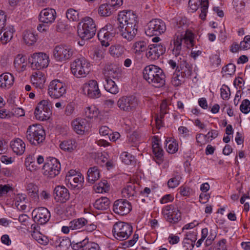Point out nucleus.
Instances as JSON below:
<instances>
[{"label":"nucleus","mask_w":250,"mask_h":250,"mask_svg":"<svg viewBox=\"0 0 250 250\" xmlns=\"http://www.w3.org/2000/svg\"><path fill=\"white\" fill-rule=\"evenodd\" d=\"M91 57L95 61L98 62L104 58V52L102 50L96 49L93 51Z\"/></svg>","instance_id":"obj_60"},{"label":"nucleus","mask_w":250,"mask_h":250,"mask_svg":"<svg viewBox=\"0 0 250 250\" xmlns=\"http://www.w3.org/2000/svg\"><path fill=\"white\" fill-rule=\"evenodd\" d=\"M240 50H248L250 48V36L245 37L243 41L240 42Z\"/></svg>","instance_id":"obj_62"},{"label":"nucleus","mask_w":250,"mask_h":250,"mask_svg":"<svg viewBox=\"0 0 250 250\" xmlns=\"http://www.w3.org/2000/svg\"><path fill=\"white\" fill-rule=\"evenodd\" d=\"M55 199L57 202L65 203L70 198L68 190L64 186H57L54 190Z\"/></svg>","instance_id":"obj_23"},{"label":"nucleus","mask_w":250,"mask_h":250,"mask_svg":"<svg viewBox=\"0 0 250 250\" xmlns=\"http://www.w3.org/2000/svg\"><path fill=\"white\" fill-rule=\"evenodd\" d=\"M66 93L65 84L58 80L52 81L48 87V94L52 98L58 99L62 97Z\"/></svg>","instance_id":"obj_12"},{"label":"nucleus","mask_w":250,"mask_h":250,"mask_svg":"<svg viewBox=\"0 0 250 250\" xmlns=\"http://www.w3.org/2000/svg\"><path fill=\"white\" fill-rule=\"evenodd\" d=\"M85 244L84 246L83 250H99V245L94 242H89L87 239H84Z\"/></svg>","instance_id":"obj_61"},{"label":"nucleus","mask_w":250,"mask_h":250,"mask_svg":"<svg viewBox=\"0 0 250 250\" xmlns=\"http://www.w3.org/2000/svg\"><path fill=\"white\" fill-rule=\"evenodd\" d=\"M96 32V27L93 20L89 17L83 18L79 23L78 34L83 40L92 38Z\"/></svg>","instance_id":"obj_2"},{"label":"nucleus","mask_w":250,"mask_h":250,"mask_svg":"<svg viewBox=\"0 0 250 250\" xmlns=\"http://www.w3.org/2000/svg\"><path fill=\"white\" fill-rule=\"evenodd\" d=\"M43 169L44 175L54 178L59 174L61 164L56 158L49 157L46 159Z\"/></svg>","instance_id":"obj_8"},{"label":"nucleus","mask_w":250,"mask_h":250,"mask_svg":"<svg viewBox=\"0 0 250 250\" xmlns=\"http://www.w3.org/2000/svg\"><path fill=\"white\" fill-rule=\"evenodd\" d=\"M90 63L84 58L76 59L71 64L72 73L77 78H84L90 71Z\"/></svg>","instance_id":"obj_4"},{"label":"nucleus","mask_w":250,"mask_h":250,"mask_svg":"<svg viewBox=\"0 0 250 250\" xmlns=\"http://www.w3.org/2000/svg\"><path fill=\"white\" fill-rule=\"evenodd\" d=\"M100 171L97 167H93L88 169L87 171V180L89 183H94L100 178Z\"/></svg>","instance_id":"obj_37"},{"label":"nucleus","mask_w":250,"mask_h":250,"mask_svg":"<svg viewBox=\"0 0 250 250\" xmlns=\"http://www.w3.org/2000/svg\"><path fill=\"white\" fill-rule=\"evenodd\" d=\"M166 30L165 23L161 19H153L150 21L145 30L148 36L159 35L164 33Z\"/></svg>","instance_id":"obj_10"},{"label":"nucleus","mask_w":250,"mask_h":250,"mask_svg":"<svg viewBox=\"0 0 250 250\" xmlns=\"http://www.w3.org/2000/svg\"><path fill=\"white\" fill-rule=\"evenodd\" d=\"M112 232L115 238L123 241L127 239L131 234L132 227L128 223L118 222L114 225Z\"/></svg>","instance_id":"obj_5"},{"label":"nucleus","mask_w":250,"mask_h":250,"mask_svg":"<svg viewBox=\"0 0 250 250\" xmlns=\"http://www.w3.org/2000/svg\"><path fill=\"white\" fill-rule=\"evenodd\" d=\"M185 77L180 72L174 73L172 78L171 83L174 86H178L184 82Z\"/></svg>","instance_id":"obj_49"},{"label":"nucleus","mask_w":250,"mask_h":250,"mask_svg":"<svg viewBox=\"0 0 250 250\" xmlns=\"http://www.w3.org/2000/svg\"><path fill=\"white\" fill-rule=\"evenodd\" d=\"M220 91L221 98L224 100L229 99L230 95L229 88L227 85L223 84Z\"/></svg>","instance_id":"obj_59"},{"label":"nucleus","mask_w":250,"mask_h":250,"mask_svg":"<svg viewBox=\"0 0 250 250\" xmlns=\"http://www.w3.org/2000/svg\"><path fill=\"white\" fill-rule=\"evenodd\" d=\"M98 111L94 106H88L85 108V116L89 119L93 118L97 116Z\"/></svg>","instance_id":"obj_51"},{"label":"nucleus","mask_w":250,"mask_h":250,"mask_svg":"<svg viewBox=\"0 0 250 250\" xmlns=\"http://www.w3.org/2000/svg\"><path fill=\"white\" fill-rule=\"evenodd\" d=\"M185 43L187 45V48L192 47L194 45V39L192 37V34L191 33H186L183 36V44Z\"/></svg>","instance_id":"obj_57"},{"label":"nucleus","mask_w":250,"mask_h":250,"mask_svg":"<svg viewBox=\"0 0 250 250\" xmlns=\"http://www.w3.org/2000/svg\"><path fill=\"white\" fill-rule=\"evenodd\" d=\"M118 21L119 25L126 26H138V17L131 10L123 11L119 12L118 14Z\"/></svg>","instance_id":"obj_11"},{"label":"nucleus","mask_w":250,"mask_h":250,"mask_svg":"<svg viewBox=\"0 0 250 250\" xmlns=\"http://www.w3.org/2000/svg\"><path fill=\"white\" fill-rule=\"evenodd\" d=\"M147 43L143 41L135 42L133 46L134 51L135 53H140L146 50Z\"/></svg>","instance_id":"obj_45"},{"label":"nucleus","mask_w":250,"mask_h":250,"mask_svg":"<svg viewBox=\"0 0 250 250\" xmlns=\"http://www.w3.org/2000/svg\"><path fill=\"white\" fill-rule=\"evenodd\" d=\"M105 89L113 94H116L119 92V88L115 82L108 78L105 79V83L104 84Z\"/></svg>","instance_id":"obj_40"},{"label":"nucleus","mask_w":250,"mask_h":250,"mask_svg":"<svg viewBox=\"0 0 250 250\" xmlns=\"http://www.w3.org/2000/svg\"><path fill=\"white\" fill-rule=\"evenodd\" d=\"M138 104L137 99L133 95L122 96L119 99L117 103L119 108L125 112L134 111Z\"/></svg>","instance_id":"obj_7"},{"label":"nucleus","mask_w":250,"mask_h":250,"mask_svg":"<svg viewBox=\"0 0 250 250\" xmlns=\"http://www.w3.org/2000/svg\"><path fill=\"white\" fill-rule=\"evenodd\" d=\"M196 239H192L188 237H186L183 241L184 248L186 250H192L194 248Z\"/></svg>","instance_id":"obj_56"},{"label":"nucleus","mask_w":250,"mask_h":250,"mask_svg":"<svg viewBox=\"0 0 250 250\" xmlns=\"http://www.w3.org/2000/svg\"><path fill=\"white\" fill-rule=\"evenodd\" d=\"M226 242V240L223 239L218 242L217 247H211L209 250H227Z\"/></svg>","instance_id":"obj_64"},{"label":"nucleus","mask_w":250,"mask_h":250,"mask_svg":"<svg viewBox=\"0 0 250 250\" xmlns=\"http://www.w3.org/2000/svg\"><path fill=\"white\" fill-rule=\"evenodd\" d=\"M241 111L244 114H248L250 111V101L248 99L243 100L240 106Z\"/></svg>","instance_id":"obj_58"},{"label":"nucleus","mask_w":250,"mask_h":250,"mask_svg":"<svg viewBox=\"0 0 250 250\" xmlns=\"http://www.w3.org/2000/svg\"><path fill=\"white\" fill-rule=\"evenodd\" d=\"M76 142L73 140L64 141L60 144V148L64 151H72L76 148Z\"/></svg>","instance_id":"obj_42"},{"label":"nucleus","mask_w":250,"mask_h":250,"mask_svg":"<svg viewBox=\"0 0 250 250\" xmlns=\"http://www.w3.org/2000/svg\"><path fill=\"white\" fill-rule=\"evenodd\" d=\"M84 181V178L81 174L74 176H66L65 182L66 184H69L72 188H79V185L82 186Z\"/></svg>","instance_id":"obj_32"},{"label":"nucleus","mask_w":250,"mask_h":250,"mask_svg":"<svg viewBox=\"0 0 250 250\" xmlns=\"http://www.w3.org/2000/svg\"><path fill=\"white\" fill-rule=\"evenodd\" d=\"M55 244L60 249L59 250H66L69 247L70 242L68 239L58 238L55 241Z\"/></svg>","instance_id":"obj_44"},{"label":"nucleus","mask_w":250,"mask_h":250,"mask_svg":"<svg viewBox=\"0 0 250 250\" xmlns=\"http://www.w3.org/2000/svg\"><path fill=\"white\" fill-rule=\"evenodd\" d=\"M26 200L25 195L22 194H19L16 197L15 205L17 208L20 210H24L26 208L25 205H20V203H25Z\"/></svg>","instance_id":"obj_46"},{"label":"nucleus","mask_w":250,"mask_h":250,"mask_svg":"<svg viewBox=\"0 0 250 250\" xmlns=\"http://www.w3.org/2000/svg\"><path fill=\"white\" fill-rule=\"evenodd\" d=\"M10 146L13 152L19 155H22L25 149L24 142L20 139L17 138L10 143Z\"/></svg>","instance_id":"obj_28"},{"label":"nucleus","mask_w":250,"mask_h":250,"mask_svg":"<svg viewBox=\"0 0 250 250\" xmlns=\"http://www.w3.org/2000/svg\"><path fill=\"white\" fill-rule=\"evenodd\" d=\"M180 60L177 66L178 72L187 78L189 77L192 73V67L185 59Z\"/></svg>","instance_id":"obj_26"},{"label":"nucleus","mask_w":250,"mask_h":250,"mask_svg":"<svg viewBox=\"0 0 250 250\" xmlns=\"http://www.w3.org/2000/svg\"><path fill=\"white\" fill-rule=\"evenodd\" d=\"M14 83V77L10 73H4L0 75V86L4 88H10Z\"/></svg>","instance_id":"obj_30"},{"label":"nucleus","mask_w":250,"mask_h":250,"mask_svg":"<svg viewBox=\"0 0 250 250\" xmlns=\"http://www.w3.org/2000/svg\"><path fill=\"white\" fill-rule=\"evenodd\" d=\"M28 195L34 202H38L39 200V188L35 184L30 183L27 185L26 187Z\"/></svg>","instance_id":"obj_34"},{"label":"nucleus","mask_w":250,"mask_h":250,"mask_svg":"<svg viewBox=\"0 0 250 250\" xmlns=\"http://www.w3.org/2000/svg\"><path fill=\"white\" fill-rule=\"evenodd\" d=\"M110 201L107 197H102L96 200L94 207L98 210H105L109 208Z\"/></svg>","instance_id":"obj_35"},{"label":"nucleus","mask_w":250,"mask_h":250,"mask_svg":"<svg viewBox=\"0 0 250 250\" xmlns=\"http://www.w3.org/2000/svg\"><path fill=\"white\" fill-rule=\"evenodd\" d=\"M159 141L158 137L154 136L152 141V147L154 160L158 165H160L163 161L164 151L160 146Z\"/></svg>","instance_id":"obj_21"},{"label":"nucleus","mask_w":250,"mask_h":250,"mask_svg":"<svg viewBox=\"0 0 250 250\" xmlns=\"http://www.w3.org/2000/svg\"><path fill=\"white\" fill-rule=\"evenodd\" d=\"M200 2L201 13L199 17L202 20H205L208 12V0H199Z\"/></svg>","instance_id":"obj_47"},{"label":"nucleus","mask_w":250,"mask_h":250,"mask_svg":"<svg viewBox=\"0 0 250 250\" xmlns=\"http://www.w3.org/2000/svg\"><path fill=\"white\" fill-rule=\"evenodd\" d=\"M73 50L66 45H58L53 49L54 59L58 62H65L69 60L73 54Z\"/></svg>","instance_id":"obj_9"},{"label":"nucleus","mask_w":250,"mask_h":250,"mask_svg":"<svg viewBox=\"0 0 250 250\" xmlns=\"http://www.w3.org/2000/svg\"><path fill=\"white\" fill-rule=\"evenodd\" d=\"M115 10L112 6L107 2L102 4L99 6L98 13L102 17H108L113 13Z\"/></svg>","instance_id":"obj_36"},{"label":"nucleus","mask_w":250,"mask_h":250,"mask_svg":"<svg viewBox=\"0 0 250 250\" xmlns=\"http://www.w3.org/2000/svg\"><path fill=\"white\" fill-rule=\"evenodd\" d=\"M83 93L89 98L96 99L101 95L98 84L95 80H90L82 86Z\"/></svg>","instance_id":"obj_13"},{"label":"nucleus","mask_w":250,"mask_h":250,"mask_svg":"<svg viewBox=\"0 0 250 250\" xmlns=\"http://www.w3.org/2000/svg\"><path fill=\"white\" fill-rule=\"evenodd\" d=\"M26 137L30 144L37 146L44 140L45 134L41 125L34 124L28 127Z\"/></svg>","instance_id":"obj_3"},{"label":"nucleus","mask_w":250,"mask_h":250,"mask_svg":"<svg viewBox=\"0 0 250 250\" xmlns=\"http://www.w3.org/2000/svg\"><path fill=\"white\" fill-rule=\"evenodd\" d=\"M32 216L35 222L40 225L46 224L50 218V213L45 208L40 207L34 209L32 212Z\"/></svg>","instance_id":"obj_16"},{"label":"nucleus","mask_w":250,"mask_h":250,"mask_svg":"<svg viewBox=\"0 0 250 250\" xmlns=\"http://www.w3.org/2000/svg\"><path fill=\"white\" fill-rule=\"evenodd\" d=\"M121 69L119 65L116 63H107L103 69V74L106 76L113 78L121 74Z\"/></svg>","instance_id":"obj_24"},{"label":"nucleus","mask_w":250,"mask_h":250,"mask_svg":"<svg viewBox=\"0 0 250 250\" xmlns=\"http://www.w3.org/2000/svg\"><path fill=\"white\" fill-rule=\"evenodd\" d=\"M166 147L167 148V151L169 153H174L178 150V144L177 143L172 141V140L169 139L168 141L166 140Z\"/></svg>","instance_id":"obj_54"},{"label":"nucleus","mask_w":250,"mask_h":250,"mask_svg":"<svg viewBox=\"0 0 250 250\" xmlns=\"http://www.w3.org/2000/svg\"><path fill=\"white\" fill-rule=\"evenodd\" d=\"M66 17L70 21H77L79 20V13L76 10L70 8L66 12Z\"/></svg>","instance_id":"obj_52"},{"label":"nucleus","mask_w":250,"mask_h":250,"mask_svg":"<svg viewBox=\"0 0 250 250\" xmlns=\"http://www.w3.org/2000/svg\"><path fill=\"white\" fill-rule=\"evenodd\" d=\"M26 58L21 54L17 55L14 61V67L18 72L25 70L27 66Z\"/></svg>","instance_id":"obj_29"},{"label":"nucleus","mask_w":250,"mask_h":250,"mask_svg":"<svg viewBox=\"0 0 250 250\" xmlns=\"http://www.w3.org/2000/svg\"><path fill=\"white\" fill-rule=\"evenodd\" d=\"M31 81L33 85L37 90H41L44 87L45 77L42 72L38 71L32 75Z\"/></svg>","instance_id":"obj_25"},{"label":"nucleus","mask_w":250,"mask_h":250,"mask_svg":"<svg viewBox=\"0 0 250 250\" xmlns=\"http://www.w3.org/2000/svg\"><path fill=\"white\" fill-rule=\"evenodd\" d=\"M51 114V111H43L38 112H34L36 118L40 121H45L48 119Z\"/></svg>","instance_id":"obj_53"},{"label":"nucleus","mask_w":250,"mask_h":250,"mask_svg":"<svg viewBox=\"0 0 250 250\" xmlns=\"http://www.w3.org/2000/svg\"><path fill=\"white\" fill-rule=\"evenodd\" d=\"M71 124L74 131L78 134H83L89 128V123L84 119L77 118L72 122Z\"/></svg>","instance_id":"obj_22"},{"label":"nucleus","mask_w":250,"mask_h":250,"mask_svg":"<svg viewBox=\"0 0 250 250\" xmlns=\"http://www.w3.org/2000/svg\"><path fill=\"white\" fill-rule=\"evenodd\" d=\"M160 118L158 116L156 118V122L157 124H159L161 122V120L164 117L165 114L168 113L169 108L167 102L166 100L162 101L160 106Z\"/></svg>","instance_id":"obj_41"},{"label":"nucleus","mask_w":250,"mask_h":250,"mask_svg":"<svg viewBox=\"0 0 250 250\" xmlns=\"http://www.w3.org/2000/svg\"><path fill=\"white\" fill-rule=\"evenodd\" d=\"M143 77L153 87L160 88L165 84V75L163 70L155 65L146 66L143 70Z\"/></svg>","instance_id":"obj_1"},{"label":"nucleus","mask_w":250,"mask_h":250,"mask_svg":"<svg viewBox=\"0 0 250 250\" xmlns=\"http://www.w3.org/2000/svg\"><path fill=\"white\" fill-rule=\"evenodd\" d=\"M125 51V47L120 44L111 45L109 48V53L114 58H119L122 56Z\"/></svg>","instance_id":"obj_39"},{"label":"nucleus","mask_w":250,"mask_h":250,"mask_svg":"<svg viewBox=\"0 0 250 250\" xmlns=\"http://www.w3.org/2000/svg\"><path fill=\"white\" fill-rule=\"evenodd\" d=\"M39 17L40 22L47 24H51L56 19V12L53 9L45 8L41 11Z\"/></svg>","instance_id":"obj_19"},{"label":"nucleus","mask_w":250,"mask_h":250,"mask_svg":"<svg viewBox=\"0 0 250 250\" xmlns=\"http://www.w3.org/2000/svg\"><path fill=\"white\" fill-rule=\"evenodd\" d=\"M94 190L97 193L107 192L109 190V186L106 180H103L94 187Z\"/></svg>","instance_id":"obj_43"},{"label":"nucleus","mask_w":250,"mask_h":250,"mask_svg":"<svg viewBox=\"0 0 250 250\" xmlns=\"http://www.w3.org/2000/svg\"><path fill=\"white\" fill-rule=\"evenodd\" d=\"M4 31V33L0 37V41L2 43L6 44L12 38L13 34V31L10 29H3L2 31Z\"/></svg>","instance_id":"obj_48"},{"label":"nucleus","mask_w":250,"mask_h":250,"mask_svg":"<svg viewBox=\"0 0 250 250\" xmlns=\"http://www.w3.org/2000/svg\"><path fill=\"white\" fill-rule=\"evenodd\" d=\"M162 213L169 223H176L181 219V212L179 209L173 205L165 206L162 210Z\"/></svg>","instance_id":"obj_15"},{"label":"nucleus","mask_w":250,"mask_h":250,"mask_svg":"<svg viewBox=\"0 0 250 250\" xmlns=\"http://www.w3.org/2000/svg\"><path fill=\"white\" fill-rule=\"evenodd\" d=\"M116 34V31L111 24H107L101 29L98 33V37L101 41L102 45L107 46L109 45V42L111 41Z\"/></svg>","instance_id":"obj_14"},{"label":"nucleus","mask_w":250,"mask_h":250,"mask_svg":"<svg viewBox=\"0 0 250 250\" xmlns=\"http://www.w3.org/2000/svg\"><path fill=\"white\" fill-rule=\"evenodd\" d=\"M88 223V221L84 218L75 219L69 222L70 229L77 230L81 229Z\"/></svg>","instance_id":"obj_38"},{"label":"nucleus","mask_w":250,"mask_h":250,"mask_svg":"<svg viewBox=\"0 0 250 250\" xmlns=\"http://www.w3.org/2000/svg\"><path fill=\"white\" fill-rule=\"evenodd\" d=\"M173 48L172 49V54L177 57L180 55L183 49V35H176L173 39Z\"/></svg>","instance_id":"obj_27"},{"label":"nucleus","mask_w":250,"mask_h":250,"mask_svg":"<svg viewBox=\"0 0 250 250\" xmlns=\"http://www.w3.org/2000/svg\"><path fill=\"white\" fill-rule=\"evenodd\" d=\"M123 197L128 198L130 200H135L137 197V192L134 184H130L126 186L122 191Z\"/></svg>","instance_id":"obj_31"},{"label":"nucleus","mask_w":250,"mask_h":250,"mask_svg":"<svg viewBox=\"0 0 250 250\" xmlns=\"http://www.w3.org/2000/svg\"><path fill=\"white\" fill-rule=\"evenodd\" d=\"M122 161L126 165H131L134 163V157L126 152H123L121 155Z\"/></svg>","instance_id":"obj_55"},{"label":"nucleus","mask_w":250,"mask_h":250,"mask_svg":"<svg viewBox=\"0 0 250 250\" xmlns=\"http://www.w3.org/2000/svg\"><path fill=\"white\" fill-rule=\"evenodd\" d=\"M28 60L31 68L35 70H40L47 67L49 62V56L42 52L31 55Z\"/></svg>","instance_id":"obj_6"},{"label":"nucleus","mask_w":250,"mask_h":250,"mask_svg":"<svg viewBox=\"0 0 250 250\" xmlns=\"http://www.w3.org/2000/svg\"><path fill=\"white\" fill-rule=\"evenodd\" d=\"M132 209L131 204L125 199H119L115 201L113 206L114 212L121 215H126Z\"/></svg>","instance_id":"obj_18"},{"label":"nucleus","mask_w":250,"mask_h":250,"mask_svg":"<svg viewBox=\"0 0 250 250\" xmlns=\"http://www.w3.org/2000/svg\"><path fill=\"white\" fill-rule=\"evenodd\" d=\"M40 108H44V110L45 111H51V103L48 100H43L41 101L38 104Z\"/></svg>","instance_id":"obj_63"},{"label":"nucleus","mask_w":250,"mask_h":250,"mask_svg":"<svg viewBox=\"0 0 250 250\" xmlns=\"http://www.w3.org/2000/svg\"><path fill=\"white\" fill-rule=\"evenodd\" d=\"M24 42L29 45L34 44L38 40V35L32 30H26L23 33Z\"/></svg>","instance_id":"obj_33"},{"label":"nucleus","mask_w":250,"mask_h":250,"mask_svg":"<svg viewBox=\"0 0 250 250\" xmlns=\"http://www.w3.org/2000/svg\"><path fill=\"white\" fill-rule=\"evenodd\" d=\"M118 28L120 32V35L127 41H132L136 35L138 26H129L126 25H118Z\"/></svg>","instance_id":"obj_20"},{"label":"nucleus","mask_w":250,"mask_h":250,"mask_svg":"<svg viewBox=\"0 0 250 250\" xmlns=\"http://www.w3.org/2000/svg\"><path fill=\"white\" fill-rule=\"evenodd\" d=\"M166 51V47L162 43L150 44L146 50V56L150 60H156Z\"/></svg>","instance_id":"obj_17"},{"label":"nucleus","mask_w":250,"mask_h":250,"mask_svg":"<svg viewBox=\"0 0 250 250\" xmlns=\"http://www.w3.org/2000/svg\"><path fill=\"white\" fill-rule=\"evenodd\" d=\"M181 177L179 173L176 172L174 176L170 178L167 182V186L169 188H175L177 187L179 184Z\"/></svg>","instance_id":"obj_50"}]
</instances>
